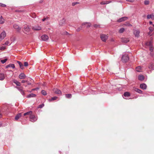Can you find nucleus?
Returning <instances> with one entry per match:
<instances>
[{
    "mask_svg": "<svg viewBox=\"0 0 154 154\" xmlns=\"http://www.w3.org/2000/svg\"><path fill=\"white\" fill-rule=\"evenodd\" d=\"M138 79L140 81H143L144 79V76L142 75H140L138 77Z\"/></svg>",
    "mask_w": 154,
    "mask_h": 154,
    "instance_id": "aec40b11",
    "label": "nucleus"
},
{
    "mask_svg": "<svg viewBox=\"0 0 154 154\" xmlns=\"http://www.w3.org/2000/svg\"><path fill=\"white\" fill-rule=\"evenodd\" d=\"M64 33H64L65 34H66L67 35L68 34H69L68 33V32H65Z\"/></svg>",
    "mask_w": 154,
    "mask_h": 154,
    "instance_id": "6e6d98bb",
    "label": "nucleus"
},
{
    "mask_svg": "<svg viewBox=\"0 0 154 154\" xmlns=\"http://www.w3.org/2000/svg\"><path fill=\"white\" fill-rule=\"evenodd\" d=\"M129 57L127 54H124L122 55V60L123 62H126L129 60Z\"/></svg>",
    "mask_w": 154,
    "mask_h": 154,
    "instance_id": "7ed1b4c3",
    "label": "nucleus"
},
{
    "mask_svg": "<svg viewBox=\"0 0 154 154\" xmlns=\"http://www.w3.org/2000/svg\"><path fill=\"white\" fill-rule=\"evenodd\" d=\"M79 3V2H73L72 3V6H74L75 5H76V4H78Z\"/></svg>",
    "mask_w": 154,
    "mask_h": 154,
    "instance_id": "a18cd8bd",
    "label": "nucleus"
},
{
    "mask_svg": "<svg viewBox=\"0 0 154 154\" xmlns=\"http://www.w3.org/2000/svg\"><path fill=\"white\" fill-rule=\"evenodd\" d=\"M5 78V76L3 73H0V80H3Z\"/></svg>",
    "mask_w": 154,
    "mask_h": 154,
    "instance_id": "393cba45",
    "label": "nucleus"
},
{
    "mask_svg": "<svg viewBox=\"0 0 154 154\" xmlns=\"http://www.w3.org/2000/svg\"><path fill=\"white\" fill-rule=\"evenodd\" d=\"M100 4L101 5H105L106 3H105V2H101Z\"/></svg>",
    "mask_w": 154,
    "mask_h": 154,
    "instance_id": "603ef678",
    "label": "nucleus"
},
{
    "mask_svg": "<svg viewBox=\"0 0 154 154\" xmlns=\"http://www.w3.org/2000/svg\"><path fill=\"white\" fill-rule=\"evenodd\" d=\"M32 111H29V112L24 113L23 115L24 116H28L30 117L32 115Z\"/></svg>",
    "mask_w": 154,
    "mask_h": 154,
    "instance_id": "f3484780",
    "label": "nucleus"
},
{
    "mask_svg": "<svg viewBox=\"0 0 154 154\" xmlns=\"http://www.w3.org/2000/svg\"><path fill=\"white\" fill-rule=\"evenodd\" d=\"M124 99H127L128 98H124Z\"/></svg>",
    "mask_w": 154,
    "mask_h": 154,
    "instance_id": "e2e57ef3",
    "label": "nucleus"
},
{
    "mask_svg": "<svg viewBox=\"0 0 154 154\" xmlns=\"http://www.w3.org/2000/svg\"><path fill=\"white\" fill-rule=\"evenodd\" d=\"M134 34L136 37H138L140 36V31L137 30H135L134 32Z\"/></svg>",
    "mask_w": 154,
    "mask_h": 154,
    "instance_id": "1a4fd4ad",
    "label": "nucleus"
},
{
    "mask_svg": "<svg viewBox=\"0 0 154 154\" xmlns=\"http://www.w3.org/2000/svg\"><path fill=\"white\" fill-rule=\"evenodd\" d=\"M10 67H11L12 68L14 69L15 68L14 65L13 64H10Z\"/></svg>",
    "mask_w": 154,
    "mask_h": 154,
    "instance_id": "ea45409f",
    "label": "nucleus"
},
{
    "mask_svg": "<svg viewBox=\"0 0 154 154\" xmlns=\"http://www.w3.org/2000/svg\"><path fill=\"white\" fill-rule=\"evenodd\" d=\"M30 29L28 26H25L23 28V31L24 33L26 34H29L30 33Z\"/></svg>",
    "mask_w": 154,
    "mask_h": 154,
    "instance_id": "f03ea898",
    "label": "nucleus"
},
{
    "mask_svg": "<svg viewBox=\"0 0 154 154\" xmlns=\"http://www.w3.org/2000/svg\"><path fill=\"white\" fill-rule=\"evenodd\" d=\"M42 93L44 95H46V92L45 90H43L42 91Z\"/></svg>",
    "mask_w": 154,
    "mask_h": 154,
    "instance_id": "e433bc0d",
    "label": "nucleus"
},
{
    "mask_svg": "<svg viewBox=\"0 0 154 154\" xmlns=\"http://www.w3.org/2000/svg\"><path fill=\"white\" fill-rule=\"evenodd\" d=\"M27 82V85H31V83L30 82Z\"/></svg>",
    "mask_w": 154,
    "mask_h": 154,
    "instance_id": "4d7b16f0",
    "label": "nucleus"
},
{
    "mask_svg": "<svg viewBox=\"0 0 154 154\" xmlns=\"http://www.w3.org/2000/svg\"><path fill=\"white\" fill-rule=\"evenodd\" d=\"M24 65L25 66H28V63L27 62H25L24 63Z\"/></svg>",
    "mask_w": 154,
    "mask_h": 154,
    "instance_id": "58836bf2",
    "label": "nucleus"
},
{
    "mask_svg": "<svg viewBox=\"0 0 154 154\" xmlns=\"http://www.w3.org/2000/svg\"><path fill=\"white\" fill-rule=\"evenodd\" d=\"M9 43V42L8 41H7L5 43V44L4 45H8Z\"/></svg>",
    "mask_w": 154,
    "mask_h": 154,
    "instance_id": "864d4df0",
    "label": "nucleus"
},
{
    "mask_svg": "<svg viewBox=\"0 0 154 154\" xmlns=\"http://www.w3.org/2000/svg\"><path fill=\"white\" fill-rule=\"evenodd\" d=\"M0 6H1L2 7H5L6 6V5L3 4H2V3H0Z\"/></svg>",
    "mask_w": 154,
    "mask_h": 154,
    "instance_id": "c03bdc74",
    "label": "nucleus"
},
{
    "mask_svg": "<svg viewBox=\"0 0 154 154\" xmlns=\"http://www.w3.org/2000/svg\"><path fill=\"white\" fill-rule=\"evenodd\" d=\"M21 116V113H20L17 114L15 117V119L17 120Z\"/></svg>",
    "mask_w": 154,
    "mask_h": 154,
    "instance_id": "b1692460",
    "label": "nucleus"
},
{
    "mask_svg": "<svg viewBox=\"0 0 154 154\" xmlns=\"http://www.w3.org/2000/svg\"><path fill=\"white\" fill-rule=\"evenodd\" d=\"M47 19H48V17H47L46 18H43L42 19V21H45Z\"/></svg>",
    "mask_w": 154,
    "mask_h": 154,
    "instance_id": "3c124183",
    "label": "nucleus"
},
{
    "mask_svg": "<svg viewBox=\"0 0 154 154\" xmlns=\"http://www.w3.org/2000/svg\"><path fill=\"white\" fill-rule=\"evenodd\" d=\"M94 27L96 28H98L99 27V25L97 24H94Z\"/></svg>",
    "mask_w": 154,
    "mask_h": 154,
    "instance_id": "37998d69",
    "label": "nucleus"
},
{
    "mask_svg": "<svg viewBox=\"0 0 154 154\" xmlns=\"http://www.w3.org/2000/svg\"><path fill=\"white\" fill-rule=\"evenodd\" d=\"M5 47H0V50H4L5 49Z\"/></svg>",
    "mask_w": 154,
    "mask_h": 154,
    "instance_id": "49530a36",
    "label": "nucleus"
},
{
    "mask_svg": "<svg viewBox=\"0 0 154 154\" xmlns=\"http://www.w3.org/2000/svg\"><path fill=\"white\" fill-rule=\"evenodd\" d=\"M125 25L126 26H132V25L129 23H126L125 24Z\"/></svg>",
    "mask_w": 154,
    "mask_h": 154,
    "instance_id": "72a5a7b5",
    "label": "nucleus"
},
{
    "mask_svg": "<svg viewBox=\"0 0 154 154\" xmlns=\"http://www.w3.org/2000/svg\"><path fill=\"white\" fill-rule=\"evenodd\" d=\"M4 22V19L3 18L2 16L0 18V23L3 24Z\"/></svg>",
    "mask_w": 154,
    "mask_h": 154,
    "instance_id": "c756f323",
    "label": "nucleus"
},
{
    "mask_svg": "<svg viewBox=\"0 0 154 154\" xmlns=\"http://www.w3.org/2000/svg\"><path fill=\"white\" fill-rule=\"evenodd\" d=\"M149 31H150V32H152L153 30H154V29H153L152 27H149Z\"/></svg>",
    "mask_w": 154,
    "mask_h": 154,
    "instance_id": "a19ab883",
    "label": "nucleus"
},
{
    "mask_svg": "<svg viewBox=\"0 0 154 154\" xmlns=\"http://www.w3.org/2000/svg\"><path fill=\"white\" fill-rule=\"evenodd\" d=\"M6 33L5 31L1 33L0 35V41H2L6 36Z\"/></svg>",
    "mask_w": 154,
    "mask_h": 154,
    "instance_id": "423d86ee",
    "label": "nucleus"
},
{
    "mask_svg": "<svg viewBox=\"0 0 154 154\" xmlns=\"http://www.w3.org/2000/svg\"><path fill=\"white\" fill-rule=\"evenodd\" d=\"M80 30V29L79 28H78L77 29V31H79Z\"/></svg>",
    "mask_w": 154,
    "mask_h": 154,
    "instance_id": "bf43d9fd",
    "label": "nucleus"
},
{
    "mask_svg": "<svg viewBox=\"0 0 154 154\" xmlns=\"http://www.w3.org/2000/svg\"><path fill=\"white\" fill-rule=\"evenodd\" d=\"M10 67V64H8V65L6 66H5V68H8V67Z\"/></svg>",
    "mask_w": 154,
    "mask_h": 154,
    "instance_id": "5fc2aeb1",
    "label": "nucleus"
},
{
    "mask_svg": "<svg viewBox=\"0 0 154 154\" xmlns=\"http://www.w3.org/2000/svg\"><path fill=\"white\" fill-rule=\"evenodd\" d=\"M14 29H16L18 32H19L21 29V28L17 24H14Z\"/></svg>",
    "mask_w": 154,
    "mask_h": 154,
    "instance_id": "2eb2a0df",
    "label": "nucleus"
},
{
    "mask_svg": "<svg viewBox=\"0 0 154 154\" xmlns=\"http://www.w3.org/2000/svg\"><path fill=\"white\" fill-rule=\"evenodd\" d=\"M26 77L25 75L23 73H20L19 76V78L20 79H23Z\"/></svg>",
    "mask_w": 154,
    "mask_h": 154,
    "instance_id": "f8f14e48",
    "label": "nucleus"
},
{
    "mask_svg": "<svg viewBox=\"0 0 154 154\" xmlns=\"http://www.w3.org/2000/svg\"><path fill=\"white\" fill-rule=\"evenodd\" d=\"M136 70L138 72H141V68L140 66H138L136 68Z\"/></svg>",
    "mask_w": 154,
    "mask_h": 154,
    "instance_id": "c85d7f7f",
    "label": "nucleus"
},
{
    "mask_svg": "<svg viewBox=\"0 0 154 154\" xmlns=\"http://www.w3.org/2000/svg\"><path fill=\"white\" fill-rule=\"evenodd\" d=\"M2 124L1 123H0V127L2 126Z\"/></svg>",
    "mask_w": 154,
    "mask_h": 154,
    "instance_id": "052dcab7",
    "label": "nucleus"
},
{
    "mask_svg": "<svg viewBox=\"0 0 154 154\" xmlns=\"http://www.w3.org/2000/svg\"><path fill=\"white\" fill-rule=\"evenodd\" d=\"M53 91L55 93L57 94H61V91L57 89H54L53 90Z\"/></svg>",
    "mask_w": 154,
    "mask_h": 154,
    "instance_id": "4468645a",
    "label": "nucleus"
},
{
    "mask_svg": "<svg viewBox=\"0 0 154 154\" xmlns=\"http://www.w3.org/2000/svg\"><path fill=\"white\" fill-rule=\"evenodd\" d=\"M129 40L128 38H123L122 39V42L125 43H126L129 42Z\"/></svg>",
    "mask_w": 154,
    "mask_h": 154,
    "instance_id": "a211bd4d",
    "label": "nucleus"
},
{
    "mask_svg": "<svg viewBox=\"0 0 154 154\" xmlns=\"http://www.w3.org/2000/svg\"><path fill=\"white\" fill-rule=\"evenodd\" d=\"M140 87L142 89L146 90L147 88V85L145 83H142L140 85Z\"/></svg>",
    "mask_w": 154,
    "mask_h": 154,
    "instance_id": "9b49d317",
    "label": "nucleus"
},
{
    "mask_svg": "<svg viewBox=\"0 0 154 154\" xmlns=\"http://www.w3.org/2000/svg\"><path fill=\"white\" fill-rule=\"evenodd\" d=\"M25 87H27V86H26V85H25Z\"/></svg>",
    "mask_w": 154,
    "mask_h": 154,
    "instance_id": "680f3d73",
    "label": "nucleus"
},
{
    "mask_svg": "<svg viewBox=\"0 0 154 154\" xmlns=\"http://www.w3.org/2000/svg\"><path fill=\"white\" fill-rule=\"evenodd\" d=\"M100 38L103 41L105 42L108 38V36L104 34H101L100 35Z\"/></svg>",
    "mask_w": 154,
    "mask_h": 154,
    "instance_id": "39448f33",
    "label": "nucleus"
},
{
    "mask_svg": "<svg viewBox=\"0 0 154 154\" xmlns=\"http://www.w3.org/2000/svg\"><path fill=\"white\" fill-rule=\"evenodd\" d=\"M36 96V95L32 93L26 96V97L27 98H30L31 97H33Z\"/></svg>",
    "mask_w": 154,
    "mask_h": 154,
    "instance_id": "dca6fc26",
    "label": "nucleus"
},
{
    "mask_svg": "<svg viewBox=\"0 0 154 154\" xmlns=\"http://www.w3.org/2000/svg\"><path fill=\"white\" fill-rule=\"evenodd\" d=\"M127 1L130 2H134V0H126Z\"/></svg>",
    "mask_w": 154,
    "mask_h": 154,
    "instance_id": "de8ad7c7",
    "label": "nucleus"
},
{
    "mask_svg": "<svg viewBox=\"0 0 154 154\" xmlns=\"http://www.w3.org/2000/svg\"><path fill=\"white\" fill-rule=\"evenodd\" d=\"M144 3L146 5H148L149 4V2L148 0H146L144 1Z\"/></svg>",
    "mask_w": 154,
    "mask_h": 154,
    "instance_id": "4c0bfd02",
    "label": "nucleus"
},
{
    "mask_svg": "<svg viewBox=\"0 0 154 154\" xmlns=\"http://www.w3.org/2000/svg\"><path fill=\"white\" fill-rule=\"evenodd\" d=\"M105 3H106V4H108L110 3L111 2V1H105Z\"/></svg>",
    "mask_w": 154,
    "mask_h": 154,
    "instance_id": "09e8293b",
    "label": "nucleus"
},
{
    "mask_svg": "<svg viewBox=\"0 0 154 154\" xmlns=\"http://www.w3.org/2000/svg\"><path fill=\"white\" fill-rule=\"evenodd\" d=\"M123 95L125 97H128L130 96V93L128 92H125L124 93Z\"/></svg>",
    "mask_w": 154,
    "mask_h": 154,
    "instance_id": "cd10ccee",
    "label": "nucleus"
},
{
    "mask_svg": "<svg viewBox=\"0 0 154 154\" xmlns=\"http://www.w3.org/2000/svg\"><path fill=\"white\" fill-rule=\"evenodd\" d=\"M65 23V20L63 19L60 20L59 22V24L60 25H62Z\"/></svg>",
    "mask_w": 154,
    "mask_h": 154,
    "instance_id": "a878e982",
    "label": "nucleus"
},
{
    "mask_svg": "<svg viewBox=\"0 0 154 154\" xmlns=\"http://www.w3.org/2000/svg\"><path fill=\"white\" fill-rule=\"evenodd\" d=\"M27 82V81H25L24 80H22V81H21V82L22 83H25V82Z\"/></svg>",
    "mask_w": 154,
    "mask_h": 154,
    "instance_id": "8fccbe9b",
    "label": "nucleus"
},
{
    "mask_svg": "<svg viewBox=\"0 0 154 154\" xmlns=\"http://www.w3.org/2000/svg\"><path fill=\"white\" fill-rule=\"evenodd\" d=\"M44 106V104H42L40 105H39L38 106V108H42Z\"/></svg>",
    "mask_w": 154,
    "mask_h": 154,
    "instance_id": "79ce46f5",
    "label": "nucleus"
},
{
    "mask_svg": "<svg viewBox=\"0 0 154 154\" xmlns=\"http://www.w3.org/2000/svg\"><path fill=\"white\" fill-rule=\"evenodd\" d=\"M37 119V118L36 116L34 115H32L30 116V121L32 122H34L36 121Z\"/></svg>",
    "mask_w": 154,
    "mask_h": 154,
    "instance_id": "20e7f679",
    "label": "nucleus"
},
{
    "mask_svg": "<svg viewBox=\"0 0 154 154\" xmlns=\"http://www.w3.org/2000/svg\"><path fill=\"white\" fill-rule=\"evenodd\" d=\"M134 91L139 94L142 93V91L138 88H135L134 89Z\"/></svg>",
    "mask_w": 154,
    "mask_h": 154,
    "instance_id": "bb28decb",
    "label": "nucleus"
},
{
    "mask_svg": "<svg viewBox=\"0 0 154 154\" xmlns=\"http://www.w3.org/2000/svg\"><path fill=\"white\" fill-rule=\"evenodd\" d=\"M148 68L151 70L154 69V63H150L148 66Z\"/></svg>",
    "mask_w": 154,
    "mask_h": 154,
    "instance_id": "ddd939ff",
    "label": "nucleus"
},
{
    "mask_svg": "<svg viewBox=\"0 0 154 154\" xmlns=\"http://www.w3.org/2000/svg\"><path fill=\"white\" fill-rule=\"evenodd\" d=\"M151 44L152 43H151V42H149V46H150L149 48V50L151 51L152 52L153 51V48L152 47V46Z\"/></svg>",
    "mask_w": 154,
    "mask_h": 154,
    "instance_id": "5701e85b",
    "label": "nucleus"
},
{
    "mask_svg": "<svg viewBox=\"0 0 154 154\" xmlns=\"http://www.w3.org/2000/svg\"><path fill=\"white\" fill-rule=\"evenodd\" d=\"M13 82L17 86L15 88L20 92L21 94L24 96L25 94L24 91L23 90V87L20 86L21 84L20 82L16 80H14Z\"/></svg>",
    "mask_w": 154,
    "mask_h": 154,
    "instance_id": "f257e3e1",
    "label": "nucleus"
},
{
    "mask_svg": "<svg viewBox=\"0 0 154 154\" xmlns=\"http://www.w3.org/2000/svg\"><path fill=\"white\" fill-rule=\"evenodd\" d=\"M86 24H87V25L86 26V27H87V28L90 27L91 26V24L90 23L86 22V23H83L82 24V26H83L84 25H85Z\"/></svg>",
    "mask_w": 154,
    "mask_h": 154,
    "instance_id": "4be33fe9",
    "label": "nucleus"
},
{
    "mask_svg": "<svg viewBox=\"0 0 154 154\" xmlns=\"http://www.w3.org/2000/svg\"><path fill=\"white\" fill-rule=\"evenodd\" d=\"M41 38L43 41H46L48 39V37L46 35H44L42 36Z\"/></svg>",
    "mask_w": 154,
    "mask_h": 154,
    "instance_id": "0eeeda50",
    "label": "nucleus"
},
{
    "mask_svg": "<svg viewBox=\"0 0 154 154\" xmlns=\"http://www.w3.org/2000/svg\"><path fill=\"white\" fill-rule=\"evenodd\" d=\"M152 25H153V26H154V24Z\"/></svg>",
    "mask_w": 154,
    "mask_h": 154,
    "instance_id": "0e129e2a",
    "label": "nucleus"
},
{
    "mask_svg": "<svg viewBox=\"0 0 154 154\" xmlns=\"http://www.w3.org/2000/svg\"><path fill=\"white\" fill-rule=\"evenodd\" d=\"M148 19H152V20L154 19V15L153 14H149L147 15V17Z\"/></svg>",
    "mask_w": 154,
    "mask_h": 154,
    "instance_id": "6ab92c4d",
    "label": "nucleus"
},
{
    "mask_svg": "<svg viewBox=\"0 0 154 154\" xmlns=\"http://www.w3.org/2000/svg\"><path fill=\"white\" fill-rule=\"evenodd\" d=\"M17 63L20 66V68L22 69H24L23 65L21 62L19 61H17Z\"/></svg>",
    "mask_w": 154,
    "mask_h": 154,
    "instance_id": "412c9836",
    "label": "nucleus"
},
{
    "mask_svg": "<svg viewBox=\"0 0 154 154\" xmlns=\"http://www.w3.org/2000/svg\"><path fill=\"white\" fill-rule=\"evenodd\" d=\"M39 89V88H35L32 89L31 91H27L29 92H31L33 91H35V90H38V89Z\"/></svg>",
    "mask_w": 154,
    "mask_h": 154,
    "instance_id": "c9c22d12",
    "label": "nucleus"
},
{
    "mask_svg": "<svg viewBox=\"0 0 154 154\" xmlns=\"http://www.w3.org/2000/svg\"><path fill=\"white\" fill-rule=\"evenodd\" d=\"M149 23L150 24H152V21H150L149 22Z\"/></svg>",
    "mask_w": 154,
    "mask_h": 154,
    "instance_id": "13d9d810",
    "label": "nucleus"
},
{
    "mask_svg": "<svg viewBox=\"0 0 154 154\" xmlns=\"http://www.w3.org/2000/svg\"><path fill=\"white\" fill-rule=\"evenodd\" d=\"M32 29L35 30H39L41 29V28L40 26L37 25L33 26Z\"/></svg>",
    "mask_w": 154,
    "mask_h": 154,
    "instance_id": "9d476101",
    "label": "nucleus"
},
{
    "mask_svg": "<svg viewBox=\"0 0 154 154\" xmlns=\"http://www.w3.org/2000/svg\"><path fill=\"white\" fill-rule=\"evenodd\" d=\"M57 98V97H54L51 98V99H49V101H51L52 100H56Z\"/></svg>",
    "mask_w": 154,
    "mask_h": 154,
    "instance_id": "7c9ffc66",
    "label": "nucleus"
},
{
    "mask_svg": "<svg viewBox=\"0 0 154 154\" xmlns=\"http://www.w3.org/2000/svg\"><path fill=\"white\" fill-rule=\"evenodd\" d=\"M71 94H66V97L67 98H70L71 97Z\"/></svg>",
    "mask_w": 154,
    "mask_h": 154,
    "instance_id": "f704fd0d",
    "label": "nucleus"
},
{
    "mask_svg": "<svg viewBox=\"0 0 154 154\" xmlns=\"http://www.w3.org/2000/svg\"><path fill=\"white\" fill-rule=\"evenodd\" d=\"M125 31V29L124 28H121L119 30V32L120 33H123Z\"/></svg>",
    "mask_w": 154,
    "mask_h": 154,
    "instance_id": "2f4dec72",
    "label": "nucleus"
},
{
    "mask_svg": "<svg viewBox=\"0 0 154 154\" xmlns=\"http://www.w3.org/2000/svg\"><path fill=\"white\" fill-rule=\"evenodd\" d=\"M128 19V17H125L119 18L118 20L117 21L119 22H121L125 21Z\"/></svg>",
    "mask_w": 154,
    "mask_h": 154,
    "instance_id": "6e6552de",
    "label": "nucleus"
},
{
    "mask_svg": "<svg viewBox=\"0 0 154 154\" xmlns=\"http://www.w3.org/2000/svg\"><path fill=\"white\" fill-rule=\"evenodd\" d=\"M7 60V58H5L3 60H1V62L3 64L5 63Z\"/></svg>",
    "mask_w": 154,
    "mask_h": 154,
    "instance_id": "473e14b6",
    "label": "nucleus"
}]
</instances>
